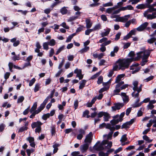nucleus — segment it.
<instances>
[{
	"label": "nucleus",
	"mask_w": 156,
	"mask_h": 156,
	"mask_svg": "<svg viewBox=\"0 0 156 156\" xmlns=\"http://www.w3.org/2000/svg\"><path fill=\"white\" fill-rule=\"evenodd\" d=\"M135 119H132L129 121L127 122L124 123L122 126L121 129H129L135 122Z\"/></svg>",
	"instance_id": "7ed1b4c3"
},
{
	"label": "nucleus",
	"mask_w": 156,
	"mask_h": 156,
	"mask_svg": "<svg viewBox=\"0 0 156 156\" xmlns=\"http://www.w3.org/2000/svg\"><path fill=\"white\" fill-rule=\"evenodd\" d=\"M63 71V70L62 69H60L58 71L57 73L55 74V76L56 77H58L60 76V74L62 73V72Z\"/></svg>",
	"instance_id": "6e6d98bb"
},
{
	"label": "nucleus",
	"mask_w": 156,
	"mask_h": 156,
	"mask_svg": "<svg viewBox=\"0 0 156 156\" xmlns=\"http://www.w3.org/2000/svg\"><path fill=\"white\" fill-rule=\"evenodd\" d=\"M83 28V26H80L76 30V33H78L81 31L82 30Z\"/></svg>",
	"instance_id": "774afa93"
},
{
	"label": "nucleus",
	"mask_w": 156,
	"mask_h": 156,
	"mask_svg": "<svg viewBox=\"0 0 156 156\" xmlns=\"http://www.w3.org/2000/svg\"><path fill=\"white\" fill-rule=\"evenodd\" d=\"M79 101L78 100H76L74 102V107L75 110L76 109L78 108V107Z\"/></svg>",
	"instance_id": "ea45409f"
},
{
	"label": "nucleus",
	"mask_w": 156,
	"mask_h": 156,
	"mask_svg": "<svg viewBox=\"0 0 156 156\" xmlns=\"http://www.w3.org/2000/svg\"><path fill=\"white\" fill-rule=\"evenodd\" d=\"M136 8L138 9H144L147 8V7L145 4H142L138 5Z\"/></svg>",
	"instance_id": "dca6fc26"
},
{
	"label": "nucleus",
	"mask_w": 156,
	"mask_h": 156,
	"mask_svg": "<svg viewBox=\"0 0 156 156\" xmlns=\"http://www.w3.org/2000/svg\"><path fill=\"white\" fill-rule=\"evenodd\" d=\"M60 145V144L57 143H55L53 145L52 147L53 148H54L53 151V154H55L57 152L58 150V147H59Z\"/></svg>",
	"instance_id": "ddd939ff"
},
{
	"label": "nucleus",
	"mask_w": 156,
	"mask_h": 156,
	"mask_svg": "<svg viewBox=\"0 0 156 156\" xmlns=\"http://www.w3.org/2000/svg\"><path fill=\"white\" fill-rule=\"evenodd\" d=\"M154 78V76H150L144 80L146 82H148L149 81L152 80Z\"/></svg>",
	"instance_id": "de8ad7c7"
},
{
	"label": "nucleus",
	"mask_w": 156,
	"mask_h": 156,
	"mask_svg": "<svg viewBox=\"0 0 156 156\" xmlns=\"http://www.w3.org/2000/svg\"><path fill=\"white\" fill-rule=\"evenodd\" d=\"M131 37H132V36L129 33L126 36L124 37L123 40H126Z\"/></svg>",
	"instance_id": "603ef678"
},
{
	"label": "nucleus",
	"mask_w": 156,
	"mask_h": 156,
	"mask_svg": "<svg viewBox=\"0 0 156 156\" xmlns=\"http://www.w3.org/2000/svg\"><path fill=\"white\" fill-rule=\"evenodd\" d=\"M27 140L29 141V143H30L34 141V138L33 137L29 136L27 138Z\"/></svg>",
	"instance_id": "69168bd1"
},
{
	"label": "nucleus",
	"mask_w": 156,
	"mask_h": 156,
	"mask_svg": "<svg viewBox=\"0 0 156 156\" xmlns=\"http://www.w3.org/2000/svg\"><path fill=\"white\" fill-rule=\"evenodd\" d=\"M144 52H143L142 51H140L137 53V56L136 57H135V58H133V60L134 61H138L141 58H142V55L141 54L144 53Z\"/></svg>",
	"instance_id": "1a4fd4ad"
},
{
	"label": "nucleus",
	"mask_w": 156,
	"mask_h": 156,
	"mask_svg": "<svg viewBox=\"0 0 156 156\" xmlns=\"http://www.w3.org/2000/svg\"><path fill=\"white\" fill-rule=\"evenodd\" d=\"M118 84L116 85V88H119V87H121V86L124 83V82L123 81H121L119 82V83H117Z\"/></svg>",
	"instance_id": "79ce46f5"
},
{
	"label": "nucleus",
	"mask_w": 156,
	"mask_h": 156,
	"mask_svg": "<svg viewBox=\"0 0 156 156\" xmlns=\"http://www.w3.org/2000/svg\"><path fill=\"white\" fill-rule=\"evenodd\" d=\"M125 76V74H120L118 75L116 78L115 83H119V82L120 81L121 79L123 78Z\"/></svg>",
	"instance_id": "9b49d317"
},
{
	"label": "nucleus",
	"mask_w": 156,
	"mask_h": 156,
	"mask_svg": "<svg viewBox=\"0 0 156 156\" xmlns=\"http://www.w3.org/2000/svg\"><path fill=\"white\" fill-rule=\"evenodd\" d=\"M153 2V0H146V3L145 4L146 5L147 7L151 6V5H150V4L151 3Z\"/></svg>",
	"instance_id": "49530a36"
},
{
	"label": "nucleus",
	"mask_w": 156,
	"mask_h": 156,
	"mask_svg": "<svg viewBox=\"0 0 156 156\" xmlns=\"http://www.w3.org/2000/svg\"><path fill=\"white\" fill-rule=\"evenodd\" d=\"M36 81V79L35 78H34L31 79L29 83V86L31 87L32 86L34 83H35Z\"/></svg>",
	"instance_id": "37998d69"
},
{
	"label": "nucleus",
	"mask_w": 156,
	"mask_h": 156,
	"mask_svg": "<svg viewBox=\"0 0 156 156\" xmlns=\"http://www.w3.org/2000/svg\"><path fill=\"white\" fill-rule=\"evenodd\" d=\"M50 114L49 113H48L47 114H44L43 115L42 118L44 120H46L48 119V118H49L50 117Z\"/></svg>",
	"instance_id": "b1692460"
},
{
	"label": "nucleus",
	"mask_w": 156,
	"mask_h": 156,
	"mask_svg": "<svg viewBox=\"0 0 156 156\" xmlns=\"http://www.w3.org/2000/svg\"><path fill=\"white\" fill-rule=\"evenodd\" d=\"M147 8H149V9H147V11H148L149 12H151L154 11H156V9L154 8L153 7L150 6Z\"/></svg>",
	"instance_id": "a878e982"
},
{
	"label": "nucleus",
	"mask_w": 156,
	"mask_h": 156,
	"mask_svg": "<svg viewBox=\"0 0 156 156\" xmlns=\"http://www.w3.org/2000/svg\"><path fill=\"white\" fill-rule=\"evenodd\" d=\"M74 73L76 74V75H78L82 73V70L80 69H78L76 68L74 70Z\"/></svg>",
	"instance_id": "4c0bfd02"
},
{
	"label": "nucleus",
	"mask_w": 156,
	"mask_h": 156,
	"mask_svg": "<svg viewBox=\"0 0 156 156\" xmlns=\"http://www.w3.org/2000/svg\"><path fill=\"white\" fill-rule=\"evenodd\" d=\"M156 41V38L155 37H152L148 39L147 41L148 43L150 44H152L154 42Z\"/></svg>",
	"instance_id": "bb28decb"
},
{
	"label": "nucleus",
	"mask_w": 156,
	"mask_h": 156,
	"mask_svg": "<svg viewBox=\"0 0 156 156\" xmlns=\"http://www.w3.org/2000/svg\"><path fill=\"white\" fill-rule=\"evenodd\" d=\"M101 142L100 141H98L96 143L95 145L93 147L94 149L97 151H102L104 150V148L101 144L98 146L97 147L98 145L100 144Z\"/></svg>",
	"instance_id": "39448f33"
},
{
	"label": "nucleus",
	"mask_w": 156,
	"mask_h": 156,
	"mask_svg": "<svg viewBox=\"0 0 156 156\" xmlns=\"http://www.w3.org/2000/svg\"><path fill=\"white\" fill-rule=\"evenodd\" d=\"M94 30H99L101 28V25L100 24H98L96 25L94 27Z\"/></svg>",
	"instance_id": "052dcab7"
},
{
	"label": "nucleus",
	"mask_w": 156,
	"mask_h": 156,
	"mask_svg": "<svg viewBox=\"0 0 156 156\" xmlns=\"http://www.w3.org/2000/svg\"><path fill=\"white\" fill-rule=\"evenodd\" d=\"M64 47L65 45H63L59 48L58 50L56 51L55 53V55H58L64 49Z\"/></svg>",
	"instance_id": "7c9ffc66"
},
{
	"label": "nucleus",
	"mask_w": 156,
	"mask_h": 156,
	"mask_svg": "<svg viewBox=\"0 0 156 156\" xmlns=\"http://www.w3.org/2000/svg\"><path fill=\"white\" fill-rule=\"evenodd\" d=\"M103 118L104 119V120L105 122H107L108 121V119L110 117V116L108 113L107 112H105Z\"/></svg>",
	"instance_id": "a211bd4d"
},
{
	"label": "nucleus",
	"mask_w": 156,
	"mask_h": 156,
	"mask_svg": "<svg viewBox=\"0 0 156 156\" xmlns=\"http://www.w3.org/2000/svg\"><path fill=\"white\" fill-rule=\"evenodd\" d=\"M130 16L129 15H126L125 16V17H121V22H125L127 21L128 20V18H126V17H129Z\"/></svg>",
	"instance_id": "c85d7f7f"
},
{
	"label": "nucleus",
	"mask_w": 156,
	"mask_h": 156,
	"mask_svg": "<svg viewBox=\"0 0 156 156\" xmlns=\"http://www.w3.org/2000/svg\"><path fill=\"white\" fill-rule=\"evenodd\" d=\"M103 77L101 76L98 78V80L97 82L98 84H100L103 83Z\"/></svg>",
	"instance_id": "c756f323"
},
{
	"label": "nucleus",
	"mask_w": 156,
	"mask_h": 156,
	"mask_svg": "<svg viewBox=\"0 0 156 156\" xmlns=\"http://www.w3.org/2000/svg\"><path fill=\"white\" fill-rule=\"evenodd\" d=\"M131 43L130 42H127L123 46L124 49H127L130 45Z\"/></svg>",
	"instance_id": "bf43d9fd"
},
{
	"label": "nucleus",
	"mask_w": 156,
	"mask_h": 156,
	"mask_svg": "<svg viewBox=\"0 0 156 156\" xmlns=\"http://www.w3.org/2000/svg\"><path fill=\"white\" fill-rule=\"evenodd\" d=\"M113 132H110L107 136V139L108 140H111L112 135L113 134Z\"/></svg>",
	"instance_id": "8fccbe9b"
},
{
	"label": "nucleus",
	"mask_w": 156,
	"mask_h": 156,
	"mask_svg": "<svg viewBox=\"0 0 156 156\" xmlns=\"http://www.w3.org/2000/svg\"><path fill=\"white\" fill-rule=\"evenodd\" d=\"M113 5L112 2H109L103 5V6L104 7L107 6H111Z\"/></svg>",
	"instance_id": "a18cd8bd"
},
{
	"label": "nucleus",
	"mask_w": 156,
	"mask_h": 156,
	"mask_svg": "<svg viewBox=\"0 0 156 156\" xmlns=\"http://www.w3.org/2000/svg\"><path fill=\"white\" fill-rule=\"evenodd\" d=\"M154 105L149 103V104L147 106V109L148 110H152V109L154 108Z\"/></svg>",
	"instance_id": "3c124183"
},
{
	"label": "nucleus",
	"mask_w": 156,
	"mask_h": 156,
	"mask_svg": "<svg viewBox=\"0 0 156 156\" xmlns=\"http://www.w3.org/2000/svg\"><path fill=\"white\" fill-rule=\"evenodd\" d=\"M101 71H100L99 72L97 73L94 75L92 76L90 78V80H94L98 77L101 74Z\"/></svg>",
	"instance_id": "2eb2a0df"
},
{
	"label": "nucleus",
	"mask_w": 156,
	"mask_h": 156,
	"mask_svg": "<svg viewBox=\"0 0 156 156\" xmlns=\"http://www.w3.org/2000/svg\"><path fill=\"white\" fill-rule=\"evenodd\" d=\"M128 55L129 57H131V58H133V57L135 56V54L134 51H131L129 53Z\"/></svg>",
	"instance_id": "c03bdc74"
},
{
	"label": "nucleus",
	"mask_w": 156,
	"mask_h": 156,
	"mask_svg": "<svg viewBox=\"0 0 156 156\" xmlns=\"http://www.w3.org/2000/svg\"><path fill=\"white\" fill-rule=\"evenodd\" d=\"M24 97L23 96H21L18 98L17 100V103H21L24 101Z\"/></svg>",
	"instance_id": "e433bc0d"
},
{
	"label": "nucleus",
	"mask_w": 156,
	"mask_h": 156,
	"mask_svg": "<svg viewBox=\"0 0 156 156\" xmlns=\"http://www.w3.org/2000/svg\"><path fill=\"white\" fill-rule=\"evenodd\" d=\"M126 136L127 135L126 134L123 135L121 137V138L120 141L122 142H125V141H126L127 140V138L126 137Z\"/></svg>",
	"instance_id": "4be33fe9"
},
{
	"label": "nucleus",
	"mask_w": 156,
	"mask_h": 156,
	"mask_svg": "<svg viewBox=\"0 0 156 156\" xmlns=\"http://www.w3.org/2000/svg\"><path fill=\"white\" fill-rule=\"evenodd\" d=\"M90 48L88 46H85L84 48H82L80 51L81 53H83L85 52H86L89 50Z\"/></svg>",
	"instance_id": "c9c22d12"
},
{
	"label": "nucleus",
	"mask_w": 156,
	"mask_h": 156,
	"mask_svg": "<svg viewBox=\"0 0 156 156\" xmlns=\"http://www.w3.org/2000/svg\"><path fill=\"white\" fill-rule=\"evenodd\" d=\"M114 106H112V108L113 111H116L117 110H119L122 108L124 104L123 103L118 102L114 104Z\"/></svg>",
	"instance_id": "20e7f679"
},
{
	"label": "nucleus",
	"mask_w": 156,
	"mask_h": 156,
	"mask_svg": "<svg viewBox=\"0 0 156 156\" xmlns=\"http://www.w3.org/2000/svg\"><path fill=\"white\" fill-rule=\"evenodd\" d=\"M119 122L118 119H113L110 121V122L111 123L112 125V126H114L116 124H118Z\"/></svg>",
	"instance_id": "6ab92c4d"
},
{
	"label": "nucleus",
	"mask_w": 156,
	"mask_h": 156,
	"mask_svg": "<svg viewBox=\"0 0 156 156\" xmlns=\"http://www.w3.org/2000/svg\"><path fill=\"white\" fill-rule=\"evenodd\" d=\"M5 125L2 123L0 125V132H2L5 128Z\"/></svg>",
	"instance_id": "680f3d73"
},
{
	"label": "nucleus",
	"mask_w": 156,
	"mask_h": 156,
	"mask_svg": "<svg viewBox=\"0 0 156 156\" xmlns=\"http://www.w3.org/2000/svg\"><path fill=\"white\" fill-rule=\"evenodd\" d=\"M133 61V58H127L126 59H119L116 62L115 64H119V69H124L125 68H128L131 62Z\"/></svg>",
	"instance_id": "f257e3e1"
},
{
	"label": "nucleus",
	"mask_w": 156,
	"mask_h": 156,
	"mask_svg": "<svg viewBox=\"0 0 156 156\" xmlns=\"http://www.w3.org/2000/svg\"><path fill=\"white\" fill-rule=\"evenodd\" d=\"M105 113V112H100L98 114V118H101V117H102L103 116H104Z\"/></svg>",
	"instance_id": "4d7b16f0"
},
{
	"label": "nucleus",
	"mask_w": 156,
	"mask_h": 156,
	"mask_svg": "<svg viewBox=\"0 0 156 156\" xmlns=\"http://www.w3.org/2000/svg\"><path fill=\"white\" fill-rule=\"evenodd\" d=\"M27 129L28 128L27 127H22L19 129L18 132L19 133H22L24 131L27 130Z\"/></svg>",
	"instance_id": "473e14b6"
},
{
	"label": "nucleus",
	"mask_w": 156,
	"mask_h": 156,
	"mask_svg": "<svg viewBox=\"0 0 156 156\" xmlns=\"http://www.w3.org/2000/svg\"><path fill=\"white\" fill-rule=\"evenodd\" d=\"M89 144L85 143L83 145H81L80 147V150L82 153L86 152L88 149Z\"/></svg>",
	"instance_id": "423d86ee"
},
{
	"label": "nucleus",
	"mask_w": 156,
	"mask_h": 156,
	"mask_svg": "<svg viewBox=\"0 0 156 156\" xmlns=\"http://www.w3.org/2000/svg\"><path fill=\"white\" fill-rule=\"evenodd\" d=\"M87 81L85 80H83L80 82V85L79 86V89H82L85 87L86 83Z\"/></svg>",
	"instance_id": "9d476101"
},
{
	"label": "nucleus",
	"mask_w": 156,
	"mask_h": 156,
	"mask_svg": "<svg viewBox=\"0 0 156 156\" xmlns=\"http://www.w3.org/2000/svg\"><path fill=\"white\" fill-rule=\"evenodd\" d=\"M51 135L52 136H55L56 133L55 127V126H52L51 127Z\"/></svg>",
	"instance_id": "cd10ccee"
},
{
	"label": "nucleus",
	"mask_w": 156,
	"mask_h": 156,
	"mask_svg": "<svg viewBox=\"0 0 156 156\" xmlns=\"http://www.w3.org/2000/svg\"><path fill=\"white\" fill-rule=\"evenodd\" d=\"M140 1V0H129V2H132V4L133 5L137 4Z\"/></svg>",
	"instance_id": "a19ab883"
},
{
	"label": "nucleus",
	"mask_w": 156,
	"mask_h": 156,
	"mask_svg": "<svg viewBox=\"0 0 156 156\" xmlns=\"http://www.w3.org/2000/svg\"><path fill=\"white\" fill-rule=\"evenodd\" d=\"M92 133L90 132L87 135L86 137L84 140V142L86 143H91L92 140Z\"/></svg>",
	"instance_id": "0eeeda50"
},
{
	"label": "nucleus",
	"mask_w": 156,
	"mask_h": 156,
	"mask_svg": "<svg viewBox=\"0 0 156 156\" xmlns=\"http://www.w3.org/2000/svg\"><path fill=\"white\" fill-rule=\"evenodd\" d=\"M61 26L66 29H69V27L66 25V23L65 22H63L62 23Z\"/></svg>",
	"instance_id": "338daca9"
},
{
	"label": "nucleus",
	"mask_w": 156,
	"mask_h": 156,
	"mask_svg": "<svg viewBox=\"0 0 156 156\" xmlns=\"http://www.w3.org/2000/svg\"><path fill=\"white\" fill-rule=\"evenodd\" d=\"M115 89L114 90V94H113V95L119 94V93L120 91V88L119 89V88H116V87H115Z\"/></svg>",
	"instance_id": "f704fd0d"
},
{
	"label": "nucleus",
	"mask_w": 156,
	"mask_h": 156,
	"mask_svg": "<svg viewBox=\"0 0 156 156\" xmlns=\"http://www.w3.org/2000/svg\"><path fill=\"white\" fill-rule=\"evenodd\" d=\"M148 23L147 22H144L140 26L136 28V30L138 31H142L144 30L145 29H146L147 27Z\"/></svg>",
	"instance_id": "6e6552de"
},
{
	"label": "nucleus",
	"mask_w": 156,
	"mask_h": 156,
	"mask_svg": "<svg viewBox=\"0 0 156 156\" xmlns=\"http://www.w3.org/2000/svg\"><path fill=\"white\" fill-rule=\"evenodd\" d=\"M48 42L49 45L51 46H54L55 44V41L54 39L51 40L49 42Z\"/></svg>",
	"instance_id": "2f4dec72"
},
{
	"label": "nucleus",
	"mask_w": 156,
	"mask_h": 156,
	"mask_svg": "<svg viewBox=\"0 0 156 156\" xmlns=\"http://www.w3.org/2000/svg\"><path fill=\"white\" fill-rule=\"evenodd\" d=\"M8 65L9 68V70L11 72H12V68L13 67V63L11 62H9V63Z\"/></svg>",
	"instance_id": "09e8293b"
},
{
	"label": "nucleus",
	"mask_w": 156,
	"mask_h": 156,
	"mask_svg": "<svg viewBox=\"0 0 156 156\" xmlns=\"http://www.w3.org/2000/svg\"><path fill=\"white\" fill-rule=\"evenodd\" d=\"M109 88V87H103L101 88L99 91V93H102V92L107 91L108 90Z\"/></svg>",
	"instance_id": "412c9836"
},
{
	"label": "nucleus",
	"mask_w": 156,
	"mask_h": 156,
	"mask_svg": "<svg viewBox=\"0 0 156 156\" xmlns=\"http://www.w3.org/2000/svg\"><path fill=\"white\" fill-rule=\"evenodd\" d=\"M101 20L104 21H106L107 20V17L105 15H102L101 16Z\"/></svg>",
	"instance_id": "0e129e2a"
},
{
	"label": "nucleus",
	"mask_w": 156,
	"mask_h": 156,
	"mask_svg": "<svg viewBox=\"0 0 156 156\" xmlns=\"http://www.w3.org/2000/svg\"><path fill=\"white\" fill-rule=\"evenodd\" d=\"M42 124L43 123L40 121L34 122L31 124V127L32 129H34L36 127L35 129V132L36 133H40L41 131V126Z\"/></svg>",
	"instance_id": "f03ea898"
},
{
	"label": "nucleus",
	"mask_w": 156,
	"mask_h": 156,
	"mask_svg": "<svg viewBox=\"0 0 156 156\" xmlns=\"http://www.w3.org/2000/svg\"><path fill=\"white\" fill-rule=\"evenodd\" d=\"M132 110V108L131 107L127 109L126 110V115L128 116L129 115V113H130Z\"/></svg>",
	"instance_id": "864d4df0"
},
{
	"label": "nucleus",
	"mask_w": 156,
	"mask_h": 156,
	"mask_svg": "<svg viewBox=\"0 0 156 156\" xmlns=\"http://www.w3.org/2000/svg\"><path fill=\"white\" fill-rule=\"evenodd\" d=\"M45 105L41 104L40 106L37 109L40 111V112H41L44 109V108H45Z\"/></svg>",
	"instance_id": "13d9d810"
},
{
	"label": "nucleus",
	"mask_w": 156,
	"mask_h": 156,
	"mask_svg": "<svg viewBox=\"0 0 156 156\" xmlns=\"http://www.w3.org/2000/svg\"><path fill=\"white\" fill-rule=\"evenodd\" d=\"M110 31V29H108L105 32H103L101 33V36L102 37L107 36L109 33Z\"/></svg>",
	"instance_id": "393cba45"
},
{
	"label": "nucleus",
	"mask_w": 156,
	"mask_h": 156,
	"mask_svg": "<svg viewBox=\"0 0 156 156\" xmlns=\"http://www.w3.org/2000/svg\"><path fill=\"white\" fill-rule=\"evenodd\" d=\"M91 20L90 19H87L86 20V27L87 28H90L92 26V23H90Z\"/></svg>",
	"instance_id": "4468645a"
},
{
	"label": "nucleus",
	"mask_w": 156,
	"mask_h": 156,
	"mask_svg": "<svg viewBox=\"0 0 156 156\" xmlns=\"http://www.w3.org/2000/svg\"><path fill=\"white\" fill-rule=\"evenodd\" d=\"M114 74V71L112 70H110L108 73V76L109 77H111L112 75Z\"/></svg>",
	"instance_id": "e2e57ef3"
},
{
	"label": "nucleus",
	"mask_w": 156,
	"mask_h": 156,
	"mask_svg": "<svg viewBox=\"0 0 156 156\" xmlns=\"http://www.w3.org/2000/svg\"><path fill=\"white\" fill-rule=\"evenodd\" d=\"M49 44H48V42H45L43 43V48L44 49L48 50L49 48L48 45Z\"/></svg>",
	"instance_id": "58836bf2"
},
{
	"label": "nucleus",
	"mask_w": 156,
	"mask_h": 156,
	"mask_svg": "<svg viewBox=\"0 0 156 156\" xmlns=\"http://www.w3.org/2000/svg\"><path fill=\"white\" fill-rule=\"evenodd\" d=\"M37 107V102L34 103L31 109L30 110V113H32L34 111L36 110Z\"/></svg>",
	"instance_id": "f3484780"
},
{
	"label": "nucleus",
	"mask_w": 156,
	"mask_h": 156,
	"mask_svg": "<svg viewBox=\"0 0 156 156\" xmlns=\"http://www.w3.org/2000/svg\"><path fill=\"white\" fill-rule=\"evenodd\" d=\"M156 18V12H153L152 14H148L147 15V19L149 20H152Z\"/></svg>",
	"instance_id": "f8f14e48"
},
{
	"label": "nucleus",
	"mask_w": 156,
	"mask_h": 156,
	"mask_svg": "<svg viewBox=\"0 0 156 156\" xmlns=\"http://www.w3.org/2000/svg\"><path fill=\"white\" fill-rule=\"evenodd\" d=\"M40 84L39 83H36L34 89V92H37V91L39 90L41 88V87H40Z\"/></svg>",
	"instance_id": "aec40b11"
},
{
	"label": "nucleus",
	"mask_w": 156,
	"mask_h": 156,
	"mask_svg": "<svg viewBox=\"0 0 156 156\" xmlns=\"http://www.w3.org/2000/svg\"><path fill=\"white\" fill-rule=\"evenodd\" d=\"M121 33L120 32H119L117 34L115 35V40H118L119 39L120 37V36H121Z\"/></svg>",
	"instance_id": "5fc2aeb1"
},
{
	"label": "nucleus",
	"mask_w": 156,
	"mask_h": 156,
	"mask_svg": "<svg viewBox=\"0 0 156 156\" xmlns=\"http://www.w3.org/2000/svg\"><path fill=\"white\" fill-rule=\"evenodd\" d=\"M60 12L62 15H64L67 13V10L66 7H64L61 9Z\"/></svg>",
	"instance_id": "5701e85b"
},
{
	"label": "nucleus",
	"mask_w": 156,
	"mask_h": 156,
	"mask_svg": "<svg viewBox=\"0 0 156 156\" xmlns=\"http://www.w3.org/2000/svg\"><path fill=\"white\" fill-rule=\"evenodd\" d=\"M147 54H144L142 58L143 60H147L150 54V52L149 51H147Z\"/></svg>",
	"instance_id": "72a5a7b5"
}]
</instances>
